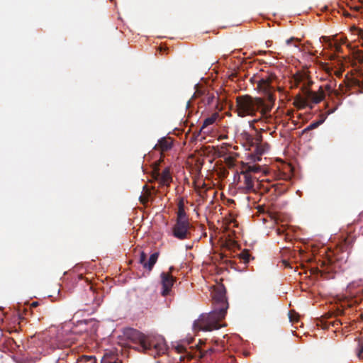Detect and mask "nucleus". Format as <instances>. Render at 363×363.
I'll use <instances>...</instances> for the list:
<instances>
[{
  "instance_id": "obj_22",
  "label": "nucleus",
  "mask_w": 363,
  "mask_h": 363,
  "mask_svg": "<svg viewBox=\"0 0 363 363\" xmlns=\"http://www.w3.org/2000/svg\"><path fill=\"white\" fill-rule=\"evenodd\" d=\"M323 40V42L324 43H328V46L330 48H335V51L337 52H340V46L337 44H333L331 42H329V39L328 37H325V36H323L321 38Z\"/></svg>"
},
{
  "instance_id": "obj_26",
  "label": "nucleus",
  "mask_w": 363,
  "mask_h": 363,
  "mask_svg": "<svg viewBox=\"0 0 363 363\" xmlns=\"http://www.w3.org/2000/svg\"><path fill=\"white\" fill-rule=\"evenodd\" d=\"M215 352V350L213 348V347H210L209 349H208L206 352H205V354H207V353H213Z\"/></svg>"
},
{
  "instance_id": "obj_33",
  "label": "nucleus",
  "mask_w": 363,
  "mask_h": 363,
  "mask_svg": "<svg viewBox=\"0 0 363 363\" xmlns=\"http://www.w3.org/2000/svg\"><path fill=\"white\" fill-rule=\"evenodd\" d=\"M199 344H201V343H203V341H202L201 339H199Z\"/></svg>"
},
{
  "instance_id": "obj_18",
  "label": "nucleus",
  "mask_w": 363,
  "mask_h": 363,
  "mask_svg": "<svg viewBox=\"0 0 363 363\" xmlns=\"http://www.w3.org/2000/svg\"><path fill=\"white\" fill-rule=\"evenodd\" d=\"M101 363H117L114 356L106 353L102 357Z\"/></svg>"
},
{
  "instance_id": "obj_2",
  "label": "nucleus",
  "mask_w": 363,
  "mask_h": 363,
  "mask_svg": "<svg viewBox=\"0 0 363 363\" xmlns=\"http://www.w3.org/2000/svg\"><path fill=\"white\" fill-rule=\"evenodd\" d=\"M123 335L127 340L136 345L134 347L135 350L154 357L164 354L168 349L164 338L161 335H145L130 328L125 329Z\"/></svg>"
},
{
  "instance_id": "obj_4",
  "label": "nucleus",
  "mask_w": 363,
  "mask_h": 363,
  "mask_svg": "<svg viewBox=\"0 0 363 363\" xmlns=\"http://www.w3.org/2000/svg\"><path fill=\"white\" fill-rule=\"evenodd\" d=\"M195 91L191 96V99L186 102V109L190 108L192 101L194 99H201V102L204 106H210L213 104L216 99V96L213 93H210L208 89L204 86L202 84L197 83L194 86Z\"/></svg>"
},
{
  "instance_id": "obj_34",
  "label": "nucleus",
  "mask_w": 363,
  "mask_h": 363,
  "mask_svg": "<svg viewBox=\"0 0 363 363\" xmlns=\"http://www.w3.org/2000/svg\"><path fill=\"white\" fill-rule=\"evenodd\" d=\"M267 52L266 51H261L260 53L261 54H265Z\"/></svg>"
},
{
  "instance_id": "obj_15",
  "label": "nucleus",
  "mask_w": 363,
  "mask_h": 363,
  "mask_svg": "<svg viewBox=\"0 0 363 363\" xmlns=\"http://www.w3.org/2000/svg\"><path fill=\"white\" fill-rule=\"evenodd\" d=\"M262 167L257 164L247 165L242 171L245 173L252 174V173H258L261 171Z\"/></svg>"
},
{
  "instance_id": "obj_24",
  "label": "nucleus",
  "mask_w": 363,
  "mask_h": 363,
  "mask_svg": "<svg viewBox=\"0 0 363 363\" xmlns=\"http://www.w3.org/2000/svg\"><path fill=\"white\" fill-rule=\"evenodd\" d=\"M293 52H301V49L298 46V45L297 44H294L293 45V48H292V50H291Z\"/></svg>"
},
{
  "instance_id": "obj_27",
  "label": "nucleus",
  "mask_w": 363,
  "mask_h": 363,
  "mask_svg": "<svg viewBox=\"0 0 363 363\" xmlns=\"http://www.w3.org/2000/svg\"><path fill=\"white\" fill-rule=\"evenodd\" d=\"M87 359H88L89 363H94V362H95V359H94L92 358V357H87Z\"/></svg>"
},
{
  "instance_id": "obj_32",
  "label": "nucleus",
  "mask_w": 363,
  "mask_h": 363,
  "mask_svg": "<svg viewBox=\"0 0 363 363\" xmlns=\"http://www.w3.org/2000/svg\"><path fill=\"white\" fill-rule=\"evenodd\" d=\"M266 45H267V47H269L270 46V42L269 41H267L266 42Z\"/></svg>"
},
{
  "instance_id": "obj_5",
  "label": "nucleus",
  "mask_w": 363,
  "mask_h": 363,
  "mask_svg": "<svg viewBox=\"0 0 363 363\" xmlns=\"http://www.w3.org/2000/svg\"><path fill=\"white\" fill-rule=\"evenodd\" d=\"M238 180L240 183L238 188L242 193L248 194L256 191L255 184L259 182L256 177L241 171L240 174L238 175Z\"/></svg>"
},
{
  "instance_id": "obj_25",
  "label": "nucleus",
  "mask_w": 363,
  "mask_h": 363,
  "mask_svg": "<svg viewBox=\"0 0 363 363\" xmlns=\"http://www.w3.org/2000/svg\"><path fill=\"white\" fill-rule=\"evenodd\" d=\"M294 40H295V38H289V39L286 40V45H290L291 44V43H292Z\"/></svg>"
},
{
  "instance_id": "obj_17",
  "label": "nucleus",
  "mask_w": 363,
  "mask_h": 363,
  "mask_svg": "<svg viewBox=\"0 0 363 363\" xmlns=\"http://www.w3.org/2000/svg\"><path fill=\"white\" fill-rule=\"evenodd\" d=\"M216 118H217L216 113L213 114V116H211L210 117L206 118L203 121V125L201 126V129H203L206 127H207L208 125L213 124L216 121Z\"/></svg>"
},
{
  "instance_id": "obj_14",
  "label": "nucleus",
  "mask_w": 363,
  "mask_h": 363,
  "mask_svg": "<svg viewBox=\"0 0 363 363\" xmlns=\"http://www.w3.org/2000/svg\"><path fill=\"white\" fill-rule=\"evenodd\" d=\"M325 121V117H323L318 121H313L309 125H308L306 128L303 130V133H307L309 130H313L317 128L318 126H320L321 124L324 123Z\"/></svg>"
},
{
  "instance_id": "obj_35",
  "label": "nucleus",
  "mask_w": 363,
  "mask_h": 363,
  "mask_svg": "<svg viewBox=\"0 0 363 363\" xmlns=\"http://www.w3.org/2000/svg\"><path fill=\"white\" fill-rule=\"evenodd\" d=\"M214 342H215V344H217L218 343V340H215Z\"/></svg>"
},
{
  "instance_id": "obj_16",
  "label": "nucleus",
  "mask_w": 363,
  "mask_h": 363,
  "mask_svg": "<svg viewBox=\"0 0 363 363\" xmlns=\"http://www.w3.org/2000/svg\"><path fill=\"white\" fill-rule=\"evenodd\" d=\"M294 104V106L297 108H299V109L303 108L304 107H306L307 106L306 100L304 99V98L301 96H298L295 99Z\"/></svg>"
},
{
  "instance_id": "obj_9",
  "label": "nucleus",
  "mask_w": 363,
  "mask_h": 363,
  "mask_svg": "<svg viewBox=\"0 0 363 363\" xmlns=\"http://www.w3.org/2000/svg\"><path fill=\"white\" fill-rule=\"evenodd\" d=\"M268 148L267 144L257 143L255 146L254 151L248 155L249 160L253 162L261 161V156L265 153Z\"/></svg>"
},
{
  "instance_id": "obj_6",
  "label": "nucleus",
  "mask_w": 363,
  "mask_h": 363,
  "mask_svg": "<svg viewBox=\"0 0 363 363\" xmlns=\"http://www.w3.org/2000/svg\"><path fill=\"white\" fill-rule=\"evenodd\" d=\"M190 227L189 220H176L172 228V234L179 240L186 239L190 235Z\"/></svg>"
},
{
  "instance_id": "obj_7",
  "label": "nucleus",
  "mask_w": 363,
  "mask_h": 363,
  "mask_svg": "<svg viewBox=\"0 0 363 363\" xmlns=\"http://www.w3.org/2000/svg\"><path fill=\"white\" fill-rule=\"evenodd\" d=\"M160 278L161 284L162 286L161 294L163 296H166L169 294L172 287L173 286L176 279L171 274L164 272L161 273Z\"/></svg>"
},
{
  "instance_id": "obj_12",
  "label": "nucleus",
  "mask_w": 363,
  "mask_h": 363,
  "mask_svg": "<svg viewBox=\"0 0 363 363\" xmlns=\"http://www.w3.org/2000/svg\"><path fill=\"white\" fill-rule=\"evenodd\" d=\"M176 220H189L186 213L184 211V205L182 201L179 203L178 211Z\"/></svg>"
},
{
  "instance_id": "obj_29",
  "label": "nucleus",
  "mask_w": 363,
  "mask_h": 363,
  "mask_svg": "<svg viewBox=\"0 0 363 363\" xmlns=\"http://www.w3.org/2000/svg\"><path fill=\"white\" fill-rule=\"evenodd\" d=\"M283 233H284V231H283V230H281V229H278V230H277V233H278V234L281 235Z\"/></svg>"
},
{
  "instance_id": "obj_1",
  "label": "nucleus",
  "mask_w": 363,
  "mask_h": 363,
  "mask_svg": "<svg viewBox=\"0 0 363 363\" xmlns=\"http://www.w3.org/2000/svg\"><path fill=\"white\" fill-rule=\"evenodd\" d=\"M213 310L208 313H203L193 323L195 330L212 331L225 325L220 322L225 317L228 308V302L225 296V289L221 286L213 294Z\"/></svg>"
},
{
  "instance_id": "obj_30",
  "label": "nucleus",
  "mask_w": 363,
  "mask_h": 363,
  "mask_svg": "<svg viewBox=\"0 0 363 363\" xmlns=\"http://www.w3.org/2000/svg\"><path fill=\"white\" fill-rule=\"evenodd\" d=\"M335 58V55H331L330 57V60H334Z\"/></svg>"
},
{
  "instance_id": "obj_19",
  "label": "nucleus",
  "mask_w": 363,
  "mask_h": 363,
  "mask_svg": "<svg viewBox=\"0 0 363 363\" xmlns=\"http://www.w3.org/2000/svg\"><path fill=\"white\" fill-rule=\"evenodd\" d=\"M239 257H240V259L242 260V262L245 264L249 263V262L250 260V255L249 252L247 250L242 251L240 254Z\"/></svg>"
},
{
  "instance_id": "obj_23",
  "label": "nucleus",
  "mask_w": 363,
  "mask_h": 363,
  "mask_svg": "<svg viewBox=\"0 0 363 363\" xmlns=\"http://www.w3.org/2000/svg\"><path fill=\"white\" fill-rule=\"evenodd\" d=\"M147 255L143 252H140L139 262L144 267V264H146Z\"/></svg>"
},
{
  "instance_id": "obj_10",
  "label": "nucleus",
  "mask_w": 363,
  "mask_h": 363,
  "mask_svg": "<svg viewBox=\"0 0 363 363\" xmlns=\"http://www.w3.org/2000/svg\"><path fill=\"white\" fill-rule=\"evenodd\" d=\"M304 99L306 100V104H308V101H311L314 104L320 103L325 97V94L322 92L320 94H316L306 87H304L303 90Z\"/></svg>"
},
{
  "instance_id": "obj_3",
  "label": "nucleus",
  "mask_w": 363,
  "mask_h": 363,
  "mask_svg": "<svg viewBox=\"0 0 363 363\" xmlns=\"http://www.w3.org/2000/svg\"><path fill=\"white\" fill-rule=\"evenodd\" d=\"M274 106V99L269 96L267 101L259 97L244 95L237 97V112L240 117L254 116L257 111L264 116L269 113Z\"/></svg>"
},
{
  "instance_id": "obj_13",
  "label": "nucleus",
  "mask_w": 363,
  "mask_h": 363,
  "mask_svg": "<svg viewBox=\"0 0 363 363\" xmlns=\"http://www.w3.org/2000/svg\"><path fill=\"white\" fill-rule=\"evenodd\" d=\"M158 257H159L158 252L152 253L150 255V257H149V259L147 262L146 264H144V268L151 270L152 269V267H154V265L155 264Z\"/></svg>"
},
{
  "instance_id": "obj_21",
  "label": "nucleus",
  "mask_w": 363,
  "mask_h": 363,
  "mask_svg": "<svg viewBox=\"0 0 363 363\" xmlns=\"http://www.w3.org/2000/svg\"><path fill=\"white\" fill-rule=\"evenodd\" d=\"M356 354L359 359L363 360V342H358Z\"/></svg>"
},
{
  "instance_id": "obj_11",
  "label": "nucleus",
  "mask_w": 363,
  "mask_h": 363,
  "mask_svg": "<svg viewBox=\"0 0 363 363\" xmlns=\"http://www.w3.org/2000/svg\"><path fill=\"white\" fill-rule=\"evenodd\" d=\"M157 146H158L162 151H167L172 148V143L165 138H162L158 140L155 147Z\"/></svg>"
},
{
  "instance_id": "obj_20",
  "label": "nucleus",
  "mask_w": 363,
  "mask_h": 363,
  "mask_svg": "<svg viewBox=\"0 0 363 363\" xmlns=\"http://www.w3.org/2000/svg\"><path fill=\"white\" fill-rule=\"evenodd\" d=\"M162 182L164 184H167L172 180V177L170 176L169 171L168 169L166 168L162 171Z\"/></svg>"
},
{
  "instance_id": "obj_31",
  "label": "nucleus",
  "mask_w": 363,
  "mask_h": 363,
  "mask_svg": "<svg viewBox=\"0 0 363 363\" xmlns=\"http://www.w3.org/2000/svg\"><path fill=\"white\" fill-rule=\"evenodd\" d=\"M38 306V302H33L32 303V306Z\"/></svg>"
},
{
  "instance_id": "obj_8",
  "label": "nucleus",
  "mask_w": 363,
  "mask_h": 363,
  "mask_svg": "<svg viewBox=\"0 0 363 363\" xmlns=\"http://www.w3.org/2000/svg\"><path fill=\"white\" fill-rule=\"evenodd\" d=\"M194 339L192 337H188L186 339L182 340L178 342L173 345L174 348L178 353H184L189 359H191L193 355L190 354L187 351V347L190 345Z\"/></svg>"
},
{
  "instance_id": "obj_28",
  "label": "nucleus",
  "mask_w": 363,
  "mask_h": 363,
  "mask_svg": "<svg viewBox=\"0 0 363 363\" xmlns=\"http://www.w3.org/2000/svg\"><path fill=\"white\" fill-rule=\"evenodd\" d=\"M335 110H336V108H334V109L330 110V111H328V114L329 115V114H331V113H334V112L335 111Z\"/></svg>"
}]
</instances>
